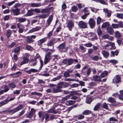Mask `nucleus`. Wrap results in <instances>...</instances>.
<instances>
[{"instance_id": "9", "label": "nucleus", "mask_w": 123, "mask_h": 123, "mask_svg": "<svg viewBox=\"0 0 123 123\" xmlns=\"http://www.w3.org/2000/svg\"><path fill=\"white\" fill-rule=\"evenodd\" d=\"M15 97L10 98L9 100L8 98H6L5 100L0 102V107L2 106L5 105L8 103L9 102L14 100Z\"/></svg>"}, {"instance_id": "54", "label": "nucleus", "mask_w": 123, "mask_h": 123, "mask_svg": "<svg viewBox=\"0 0 123 123\" xmlns=\"http://www.w3.org/2000/svg\"><path fill=\"white\" fill-rule=\"evenodd\" d=\"M109 35L108 34H105L103 35L102 36V38L103 39H106L107 38L108 39V38L109 37Z\"/></svg>"}, {"instance_id": "51", "label": "nucleus", "mask_w": 123, "mask_h": 123, "mask_svg": "<svg viewBox=\"0 0 123 123\" xmlns=\"http://www.w3.org/2000/svg\"><path fill=\"white\" fill-rule=\"evenodd\" d=\"M111 26L114 29L118 28V25L117 24H112Z\"/></svg>"}, {"instance_id": "60", "label": "nucleus", "mask_w": 123, "mask_h": 123, "mask_svg": "<svg viewBox=\"0 0 123 123\" xmlns=\"http://www.w3.org/2000/svg\"><path fill=\"white\" fill-rule=\"evenodd\" d=\"M38 81L37 83L39 84H40L41 83L45 84V82L42 80L38 79Z\"/></svg>"}, {"instance_id": "46", "label": "nucleus", "mask_w": 123, "mask_h": 123, "mask_svg": "<svg viewBox=\"0 0 123 123\" xmlns=\"http://www.w3.org/2000/svg\"><path fill=\"white\" fill-rule=\"evenodd\" d=\"M101 19V18L100 17H98L97 18V22L98 25H99L100 24Z\"/></svg>"}, {"instance_id": "14", "label": "nucleus", "mask_w": 123, "mask_h": 123, "mask_svg": "<svg viewBox=\"0 0 123 123\" xmlns=\"http://www.w3.org/2000/svg\"><path fill=\"white\" fill-rule=\"evenodd\" d=\"M35 112V111L33 108L31 109V111L26 116V117L28 118H31L32 117L33 114Z\"/></svg>"}, {"instance_id": "30", "label": "nucleus", "mask_w": 123, "mask_h": 123, "mask_svg": "<svg viewBox=\"0 0 123 123\" xmlns=\"http://www.w3.org/2000/svg\"><path fill=\"white\" fill-rule=\"evenodd\" d=\"M26 41L27 42L29 43L33 42H34V40L33 39L31 38L30 37H28L26 39Z\"/></svg>"}, {"instance_id": "10", "label": "nucleus", "mask_w": 123, "mask_h": 123, "mask_svg": "<svg viewBox=\"0 0 123 123\" xmlns=\"http://www.w3.org/2000/svg\"><path fill=\"white\" fill-rule=\"evenodd\" d=\"M20 9L17 8L15 9L12 8L11 11L12 12L14 16H18L20 14Z\"/></svg>"}, {"instance_id": "23", "label": "nucleus", "mask_w": 123, "mask_h": 123, "mask_svg": "<svg viewBox=\"0 0 123 123\" xmlns=\"http://www.w3.org/2000/svg\"><path fill=\"white\" fill-rule=\"evenodd\" d=\"M102 53L104 57L105 58H107L109 55V53L106 51L105 50H103L102 52Z\"/></svg>"}, {"instance_id": "4", "label": "nucleus", "mask_w": 123, "mask_h": 123, "mask_svg": "<svg viewBox=\"0 0 123 123\" xmlns=\"http://www.w3.org/2000/svg\"><path fill=\"white\" fill-rule=\"evenodd\" d=\"M74 62L76 63H77L78 61L77 59H73L70 58L68 59H65L63 60L62 63L65 65L69 66L72 64L74 63Z\"/></svg>"}, {"instance_id": "5", "label": "nucleus", "mask_w": 123, "mask_h": 123, "mask_svg": "<svg viewBox=\"0 0 123 123\" xmlns=\"http://www.w3.org/2000/svg\"><path fill=\"white\" fill-rule=\"evenodd\" d=\"M53 7L42 9L41 11V13L47 15V17L49 15L50 13V10L53 9Z\"/></svg>"}, {"instance_id": "58", "label": "nucleus", "mask_w": 123, "mask_h": 123, "mask_svg": "<svg viewBox=\"0 0 123 123\" xmlns=\"http://www.w3.org/2000/svg\"><path fill=\"white\" fill-rule=\"evenodd\" d=\"M20 90H16L15 91L13 92V93L14 94L18 95L20 93Z\"/></svg>"}, {"instance_id": "36", "label": "nucleus", "mask_w": 123, "mask_h": 123, "mask_svg": "<svg viewBox=\"0 0 123 123\" xmlns=\"http://www.w3.org/2000/svg\"><path fill=\"white\" fill-rule=\"evenodd\" d=\"M100 105V103H98L95 106L93 109V110L95 111H98Z\"/></svg>"}, {"instance_id": "45", "label": "nucleus", "mask_w": 123, "mask_h": 123, "mask_svg": "<svg viewBox=\"0 0 123 123\" xmlns=\"http://www.w3.org/2000/svg\"><path fill=\"white\" fill-rule=\"evenodd\" d=\"M26 49L29 51H31L33 49V47L28 45H27L26 46Z\"/></svg>"}, {"instance_id": "41", "label": "nucleus", "mask_w": 123, "mask_h": 123, "mask_svg": "<svg viewBox=\"0 0 123 123\" xmlns=\"http://www.w3.org/2000/svg\"><path fill=\"white\" fill-rule=\"evenodd\" d=\"M8 85L9 87L12 88H14L16 87V85L13 83H9Z\"/></svg>"}, {"instance_id": "33", "label": "nucleus", "mask_w": 123, "mask_h": 123, "mask_svg": "<svg viewBox=\"0 0 123 123\" xmlns=\"http://www.w3.org/2000/svg\"><path fill=\"white\" fill-rule=\"evenodd\" d=\"M115 36L118 39L121 37V35L118 31H117L115 33Z\"/></svg>"}, {"instance_id": "56", "label": "nucleus", "mask_w": 123, "mask_h": 123, "mask_svg": "<svg viewBox=\"0 0 123 123\" xmlns=\"http://www.w3.org/2000/svg\"><path fill=\"white\" fill-rule=\"evenodd\" d=\"M118 25V28H122L123 27V24L122 22L121 21L119 22V23L117 24Z\"/></svg>"}, {"instance_id": "39", "label": "nucleus", "mask_w": 123, "mask_h": 123, "mask_svg": "<svg viewBox=\"0 0 123 123\" xmlns=\"http://www.w3.org/2000/svg\"><path fill=\"white\" fill-rule=\"evenodd\" d=\"M62 75H60L56 77L53 78L52 80V81H55L56 80H59V79H61L62 78Z\"/></svg>"}, {"instance_id": "37", "label": "nucleus", "mask_w": 123, "mask_h": 123, "mask_svg": "<svg viewBox=\"0 0 123 123\" xmlns=\"http://www.w3.org/2000/svg\"><path fill=\"white\" fill-rule=\"evenodd\" d=\"M3 86L4 87L3 88L4 89L2 90L4 92H6L9 90V88L7 86L5 85Z\"/></svg>"}, {"instance_id": "38", "label": "nucleus", "mask_w": 123, "mask_h": 123, "mask_svg": "<svg viewBox=\"0 0 123 123\" xmlns=\"http://www.w3.org/2000/svg\"><path fill=\"white\" fill-rule=\"evenodd\" d=\"M91 113V111L85 110L84 111L82 114L84 115H88Z\"/></svg>"}, {"instance_id": "61", "label": "nucleus", "mask_w": 123, "mask_h": 123, "mask_svg": "<svg viewBox=\"0 0 123 123\" xmlns=\"http://www.w3.org/2000/svg\"><path fill=\"white\" fill-rule=\"evenodd\" d=\"M16 44L14 42H12L10 45H9V47L10 48H12Z\"/></svg>"}, {"instance_id": "6", "label": "nucleus", "mask_w": 123, "mask_h": 123, "mask_svg": "<svg viewBox=\"0 0 123 123\" xmlns=\"http://www.w3.org/2000/svg\"><path fill=\"white\" fill-rule=\"evenodd\" d=\"M87 23L86 22L82 21L79 22L78 24L79 27L81 29H85L87 28Z\"/></svg>"}, {"instance_id": "18", "label": "nucleus", "mask_w": 123, "mask_h": 123, "mask_svg": "<svg viewBox=\"0 0 123 123\" xmlns=\"http://www.w3.org/2000/svg\"><path fill=\"white\" fill-rule=\"evenodd\" d=\"M100 77L99 76L94 75L93 76V80L95 82H101Z\"/></svg>"}, {"instance_id": "7", "label": "nucleus", "mask_w": 123, "mask_h": 123, "mask_svg": "<svg viewBox=\"0 0 123 123\" xmlns=\"http://www.w3.org/2000/svg\"><path fill=\"white\" fill-rule=\"evenodd\" d=\"M74 27V23L72 20H69L67 24V27H68L69 30L71 31H72V28Z\"/></svg>"}, {"instance_id": "15", "label": "nucleus", "mask_w": 123, "mask_h": 123, "mask_svg": "<svg viewBox=\"0 0 123 123\" xmlns=\"http://www.w3.org/2000/svg\"><path fill=\"white\" fill-rule=\"evenodd\" d=\"M35 14L34 13L33 9H31L28 10L27 13L25 15V16L26 17L30 16Z\"/></svg>"}, {"instance_id": "57", "label": "nucleus", "mask_w": 123, "mask_h": 123, "mask_svg": "<svg viewBox=\"0 0 123 123\" xmlns=\"http://www.w3.org/2000/svg\"><path fill=\"white\" fill-rule=\"evenodd\" d=\"M17 68V67L16 66L15 64L11 68V70L12 71H15L16 70Z\"/></svg>"}, {"instance_id": "62", "label": "nucleus", "mask_w": 123, "mask_h": 123, "mask_svg": "<svg viewBox=\"0 0 123 123\" xmlns=\"http://www.w3.org/2000/svg\"><path fill=\"white\" fill-rule=\"evenodd\" d=\"M33 10L34 13H35V12L36 13H39L41 12L40 10L38 9L35 8L34 9H33Z\"/></svg>"}, {"instance_id": "26", "label": "nucleus", "mask_w": 123, "mask_h": 123, "mask_svg": "<svg viewBox=\"0 0 123 123\" xmlns=\"http://www.w3.org/2000/svg\"><path fill=\"white\" fill-rule=\"evenodd\" d=\"M36 18H38L39 19L45 18H47V15L45 14H39V15L36 16Z\"/></svg>"}, {"instance_id": "49", "label": "nucleus", "mask_w": 123, "mask_h": 123, "mask_svg": "<svg viewBox=\"0 0 123 123\" xmlns=\"http://www.w3.org/2000/svg\"><path fill=\"white\" fill-rule=\"evenodd\" d=\"M40 62L41 64L39 68V69L41 70L42 69V67L43 66V61L40 59Z\"/></svg>"}, {"instance_id": "52", "label": "nucleus", "mask_w": 123, "mask_h": 123, "mask_svg": "<svg viewBox=\"0 0 123 123\" xmlns=\"http://www.w3.org/2000/svg\"><path fill=\"white\" fill-rule=\"evenodd\" d=\"M9 15L5 16L3 18V19L5 21L8 20L10 18Z\"/></svg>"}, {"instance_id": "21", "label": "nucleus", "mask_w": 123, "mask_h": 123, "mask_svg": "<svg viewBox=\"0 0 123 123\" xmlns=\"http://www.w3.org/2000/svg\"><path fill=\"white\" fill-rule=\"evenodd\" d=\"M65 43L64 42L60 44L58 46V48L59 50H63L65 48Z\"/></svg>"}, {"instance_id": "24", "label": "nucleus", "mask_w": 123, "mask_h": 123, "mask_svg": "<svg viewBox=\"0 0 123 123\" xmlns=\"http://www.w3.org/2000/svg\"><path fill=\"white\" fill-rule=\"evenodd\" d=\"M41 27L39 26H36L35 28H33L31 30V32L39 31L41 29Z\"/></svg>"}, {"instance_id": "17", "label": "nucleus", "mask_w": 123, "mask_h": 123, "mask_svg": "<svg viewBox=\"0 0 123 123\" xmlns=\"http://www.w3.org/2000/svg\"><path fill=\"white\" fill-rule=\"evenodd\" d=\"M38 115L39 117L41 122H42L44 118V114L41 111H39L38 113Z\"/></svg>"}, {"instance_id": "13", "label": "nucleus", "mask_w": 123, "mask_h": 123, "mask_svg": "<svg viewBox=\"0 0 123 123\" xmlns=\"http://www.w3.org/2000/svg\"><path fill=\"white\" fill-rule=\"evenodd\" d=\"M47 40V38L45 37L42 39H41L37 42V44L40 46H42L43 43H45Z\"/></svg>"}, {"instance_id": "8", "label": "nucleus", "mask_w": 123, "mask_h": 123, "mask_svg": "<svg viewBox=\"0 0 123 123\" xmlns=\"http://www.w3.org/2000/svg\"><path fill=\"white\" fill-rule=\"evenodd\" d=\"M108 101L111 103L112 105L113 106L118 105L119 104L117 103L115 99L112 97H109L107 100Z\"/></svg>"}, {"instance_id": "29", "label": "nucleus", "mask_w": 123, "mask_h": 123, "mask_svg": "<svg viewBox=\"0 0 123 123\" xmlns=\"http://www.w3.org/2000/svg\"><path fill=\"white\" fill-rule=\"evenodd\" d=\"M110 24L107 22L104 23L101 26V28L103 29H105L106 27H109Z\"/></svg>"}, {"instance_id": "2", "label": "nucleus", "mask_w": 123, "mask_h": 123, "mask_svg": "<svg viewBox=\"0 0 123 123\" xmlns=\"http://www.w3.org/2000/svg\"><path fill=\"white\" fill-rule=\"evenodd\" d=\"M24 107V106L22 104L19 105L16 107L12 109H7L2 111L5 114H9L11 115L15 113Z\"/></svg>"}, {"instance_id": "3", "label": "nucleus", "mask_w": 123, "mask_h": 123, "mask_svg": "<svg viewBox=\"0 0 123 123\" xmlns=\"http://www.w3.org/2000/svg\"><path fill=\"white\" fill-rule=\"evenodd\" d=\"M55 51L54 49L50 50V51L46 53L44 61V64H46L50 62V61L52 57L51 55Z\"/></svg>"}, {"instance_id": "16", "label": "nucleus", "mask_w": 123, "mask_h": 123, "mask_svg": "<svg viewBox=\"0 0 123 123\" xmlns=\"http://www.w3.org/2000/svg\"><path fill=\"white\" fill-rule=\"evenodd\" d=\"M106 31L110 34L113 35L114 33V31L111 27H108L106 28Z\"/></svg>"}, {"instance_id": "44", "label": "nucleus", "mask_w": 123, "mask_h": 123, "mask_svg": "<svg viewBox=\"0 0 123 123\" xmlns=\"http://www.w3.org/2000/svg\"><path fill=\"white\" fill-rule=\"evenodd\" d=\"M31 73H36L40 72L41 70L39 69L38 70L33 68L31 69Z\"/></svg>"}, {"instance_id": "34", "label": "nucleus", "mask_w": 123, "mask_h": 123, "mask_svg": "<svg viewBox=\"0 0 123 123\" xmlns=\"http://www.w3.org/2000/svg\"><path fill=\"white\" fill-rule=\"evenodd\" d=\"M90 57L92 60L94 61H97L99 59V56L97 55H95L93 57L92 56L90 55Z\"/></svg>"}, {"instance_id": "43", "label": "nucleus", "mask_w": 123, "mask_h": 123, "mask_svg": "<svg viewBox=\"0 0 123 123\" xmlns=\"http://www.w3.org/2000/svg\"><path fill=\"white\" fill-rule=\"evenodd\" d=\"M20 51V47H18L15 48L13 50V52L15 53H18Z\"/></svg>"}, {"instance_id": "19", "label": "nucleus", "mask_w": 123, "mask_h": 123, "mask_svg": "<svg viewBox=\"0 0 123 123\" xmlns=\"http://www.w3.org/2000/svg\"><path fill=\"white\" fill-rule=\"evenodd\" d=\"M121 81V78L119 75H117L115 79L113 80L117 84L118 83Z\"/></svg>"}, {"instance_id": "11", "label": "nucleus", "mask_w": 123, "mask_h": 123, "mask_svg": "<svg viewBox=\"0 0 123 123\" xmlns=\"http://www.w3.org/2000/svg\"><path fill=\"white\" fill-rule=\"evenodd\" d=\"M88 23L91 28L93 29L95 27V22L92 18H91L89 19Z\"/></svg>"}, {"instance_id": "53", "label": "nucleus", "mask_w": 123, "mask_h": 123, "mask_svg": "<svg viewBox=\"0 0 123 123\" xmlns=\"http://www.w3.org/2000/svg\"><path fill=\"white\" fill-rule=\"evenodd\" d=\"M117 17L119 18H123V14L122 13H118Z\"/></svg>"}, {"instance_id": "20", "label": "nucleus", "mask_w": 123, "mask_h": 123, "mask_svg": "<svg viewBox=\"0 0 123 123\" xmlns=\"http://www.w3.org/2000/svg\"><path fill=\"white\" fill-rule=\"evenodd\" d=\"M26 18H25L18 17L16 19V20H17V22H18L20 23L24 22L26 21Z\"/></svg>"}, {"instance_id": "31", "label": "nucleus", "mask_w": 123, "mask_h": 123, "mask_svg": "<svg viewBox=\"0 0 123 123\" xmlns=\"http://www.w3.org/2000/svg\"><path fill=\"white\" fill-rule=\"evenodd\" d=\"M12 32V31L10 30L9 29L7 30V32L6 34L7 36V38H8L10 37Z\"/></svg>"}, {"instance_id": "42", "label": "nucleus", "mask_w": 123, "mask_h": 123, "mask_svg": "<svg viewBox=\"0 0 123 123\" xmlns=\"http://www.w3.org/2000/svg\"><path fill=\"white\" fill-rule=\"evenodd\" d=\"M71 9L72 11L74 12H76L78 10L77 7L75 6H72L71 7Z\"/></svg>"}, {"instance_id": "59", "label": "nucleus", "mask_w": 123, "mask_h": 123, "mask_svg": "<svg viewBox=\"0 0 123 123\" xmlns=\"http://www.w3.org/2000/svg\"><path fill=\"white\" fill-rule=\"evenodd\" d=\"M110 62L113 64H116L117 63V61L114 59H112L110 60Z\"/></svg>"}, {"instance_id": "27", "label": "nucleus", "mask_w": 123, "mask_h": 123, "mask_svg": "<svg viewBox=\"0 0 123 123\" xmlns=\"http://www.w3.org/2000/svg\"><path fill=\"white\" fill-rule=\"evenodd\" d=\"M41 6V4L40 3H32L31 4V7H37L40 6Z\"/></svg>"}, {"instance_id": "48", "label": "nucleus", "mask_w": 123, "mask_h": 123, "mask_svg": "<svg viewBox=\"0 0 123 123\" xmlns=\"http://www.w3.org/2000/svg\"><path fill=\"white\" fill-rule=\"evenodd\" d=\"M64 76L65 77L67 78L70 76L69 73L67 72H64Z\"/></svg>"}, {"instance_id": "50", "label": "nucleus", "mask_w": 123, "mask_h": 123, "mask_svg": "<svg viewBox=\"0 0 123 123\" xmlns=\"http://www.w3.org/2000/svg\"><path fill=\"white\" fill-rule=\"evenodd\" d=\"M102 107L105 109H107L108 108V105L105 103H104L103 104Z\"/></svg>"}, {"instance_id": "12", "label": "nucleus", "mask_w": 123, "mask_h": 123, "mask_svg": "<svg viewBox=\"0 0 123 123\" xmlns=\"http://www.w3.org/2000/svg\"><path fill=\"white\" fill-rule=\"evenodd\" d=\"M56 39L55 38H52L47 44V45L48 46H53L54 44L57 42L56 41Z\"/></svg>"}, {"instance_id": "25", "label": "nucleus", "mask_w": 123, "mask_h": 123, "mask_svg": "<svg viewBox=\"0 0 123 123\" xmlns=\"http://www.w3.org/2000/svg\"><path fill=\"white\" fill-rule=\"evenodd\" d=\"M93 99L91 97H89L87 98L86 99V103L89 104H90L91 103Z\"/></svg>"}, {"instance_id": "63", "label": "nucleus", "mask_w": 123, "mask_h": 123, "mask_svg": "<svg viewBox=\"0 0 123 123\" xmlns=\"http://www.w3.org/2000/svg\"><path fill=\"white\" fill-rule=\"evenodd\" d=\"M80 49L82 50V51L83 52H85L86 51V49L83 46H80Z\"/></svg>"}, {"instance_id": "28", "label": "nucleus", "mask_w": 123, "mask_h": 123, "mask_svg": "<svg viewBox=\"0 0 123 123\" xmlns=\"http://www.w3.org/2000/svg\"><path fill=\"white\" fill-rule=\"evenodd\" d=\"M75 103V102L72 100H68L65 102L66 104L67 105H73Z\"/></svg>"}, {"instance_id": "35", "label": "nucleus", "mask_w": 123, "mask_h": 123, "mask_svg": "<svg viewBox=\"0 0 123 123\" xmlns=\"http://www.w3.org/2000/svg\"><path fill=\"white\" fill-rule=\"evenodd\" d=\"M70 97V95L69 94L66 96L65 97H63L62 100V102L64 103L65 101H66L68 98H69Z\"/></svg>"}, {"instance_id": "55", "label": "nucleus", "mask_w": 123, "mask_h": 123, "mask_svg": "<svg viewBox=\"0 0 123 123\" xmlns=\"http://www.w3.org/2000/svg\"><path fill=\"white\" fill-rule=\"evenodd\" d=\"M45 120L46 121V122L47 121H48L49 120V114L47 113H46L45 115Z\"/></svg>"}, {"instance_id": "22", "label": "nucleus", "mask_w": 123, "mask_h": 123, "mask_svg": "<svg viewBox=\"0 0 123 123\" xmlns=\"http://www.w3.org/2000/svg\"><path fill=\"white\" fill-rule=\"evenodd\" d=\"M108 73L107 71H106L103 72L100 74L101 78H102L107 76L108 75Z\"/></svg>"}, {"instance_id": "40", "label": "nucleus", "mask_w": 123, "mask_h": 123, "mask_svg": "<svg viewBox=\"0 0 123 123\" xmlns=\"http://www.w3.org/2000/svg\"><path fill=\"white\" fill-rule=\"evenodd\" d=\"M31 94L32 95H36L39 97H40L42 95V94L41 93L39 92L37 93L35 92H32L31 93Z\"/></svg>"}, {"instance_id": "64", "label": "nucleus", "mask_w": 123, "mask_h": 123, "mask_svg": "<svg viewBox=\"0 0 123 123\" xmlns=\"http://www.w3.org/2000/svg\"><path fill=\"white\" fill-rule=\"evenodd\" d=\"M75 14H74V13H71L70 15V17L71 18L74 19L75 18Z\"/></svg>"}, {"instance_id": "1", "label": "nucleus", "mask_w": 123, "mask_h": 123, "mask_svg": "<svg viewBox=\"0 0 123 123\" xmlns=\"http://www.w3.org/2000/svg\"><path fill=\"white\" fill-rule=\"evenodd\" d=\"M56 86V88H53V92L54 93H56L62 92V90L61 89L68 87L69 86L72 88L76 87L79 86L78 84L74 83L70 85V83L67 82H59Z\"/></svg>"}, {"instance_id": "47", "label": "nucleus", "mask_w": 123, "mask_h": 123, "mask_svg": "<svg viewBox=\"0 0 123 123\" xmlns=\"http://www.w3.org/2000/svg\"><path fill=\"white\" fill-rule=\"evenodd\" d=\"M91 69L90 68H88L86 71L87 75H89L91 73Z\"/></svg>"}, {"instance_id": "32", "label": "nucleus", "mask_w": 123, "mask_h": 123, "mask_svg": "<svg viewBox=\"0 0 123 123\" xmlns=\"http://www.w3.org/2000/svg\"><path fill=\"white\" fill-rule=\"evenodd\" d=\"M97 32L98 35L99 36H100L102 35L103 32L101 29H100L99 27H98L97 30Z\"/></svg>"}]
</instances>
